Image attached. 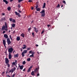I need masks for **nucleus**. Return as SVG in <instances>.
<instances>
[{"label":"nucleus","instance_id":"e433bc0d","mask_svg":"<svg viewBox=\"0 0 77 77\" xmlns=\"http://www.w3.org/2000/svg\"><path fill=\"white\" fill-rule=\"evenodd\" d=\"M9 20H10V21L11 22L12 21V18H10V19H9Z\"/></svg>","mask_w":77,"mask_h":77},{"label":"nucleus","instance_id":"423d86ee","mask_svg":"<svg viewBox=\"0 0 77 77\" xmlns=\"http://www.w3.org/2000/svg\"><path fill=\"white\" fill-rule=\"evenodd\" d=\"M14 13L16 15L18 16V17H21V16L20 15V14L19 13H18L16 11H15Z\"/></svg>","mask_w":77,"mask_h":77},{"label":"nucleus","instance_id":"4be33fe9","mask_svg":"<svg viewBox=\"0 0 77 77\" xmlns=\"http://www.w3.org/2000/svg\"><path fill=\"white\" fill-rule=\"evenodd\" d=\"M38 68H35V69L34 70V72H36L38 70Z\"/></svg>","mask_w":77,"mask_h":77},{"label":"nucleus","instance_id":"3c124183","mask_svg":"<svg viewBox=\"0 0 77 77\" xmlns=\"http://www.w3.org/2000/svg\"><path fill=\"white\" fill-rule=\"evenodd\" d=\"M18 7L19 8H20V5H18Z\"/></svg>","mask_w":77,"mask_h":77},{"label":"nucleus","instance_id":"0eeeda50","mask_svg":"<svg viewBox=\"0 0 77 77\" xmlns=\"http://www.w3.org/2000/svg\"><path fill=\"white\" fill-rule=\"evenodd\" d=\"M12 55L11 54V53H9V54H8V58L9 59H11L12 58Z\"/></svg>","mask_w":77,"mask_h":77},{"label":"nucleus","instance_id":"bb28decb","mask_svg":"<svg viewBox=\"0 0 77 77\" xmlns=\"http://www.w3.org/2000/svg\"><path fill=\"white\" fill-rule=\"evenodd\" d=\"M9 37H10V38L11 39V40H12V38L11 37V35H10L9 36Z\"/></svg>","mask_w":77,"mask_h":77},{"label":"nucleus","instance_id":"6ab92c4d","mask_svg":"<svg viewBox=\"0 0 77 77\" xmlns=\"http://www.w3.org/2000/svg\"><path fill=\"white\" fill-rule=\"evenodd\" d=\"M20 36H22L23 38H24V34L23 33H22V34H21Z\"/></svg>","mask_w":77,"mask_h":77},{"label":"nucleus","instance_id":"864d4df0","mask_svg":"<svg viewBox=\"0 0 77 77\" xmlns=\"http://www.w3.org/2000/svg\"><path fill=\"white\" fill-rule=\"evenodd\" d=\"M18 67H21V66H20V65L19 64H18Z\"/></svg>","mask_w":77,"mask_h":77},{"label":"nucleus","instance_id":"6e6552de","mask_svg":"<svg viewBox=\"0 0 77 77\" xmlns=\"http://www.w3.org/2000/svg\"><path fill=\"white\" fill-rule=\"evenodd\" d=\"M5 63H8L9 62V60L8 58H6L5 59Z\"/></svg>","mask_w":77,"mask_h":77},{"label":"nucleus","instance_id":"6e6d98bb","mask_svg":"<svg viewBox=\"0 0 77 77\" xmlns=\"http://www.w3.org/2000/svg\"><path fill=\"white\" fill-rule=\"evenodd\" d=\"M2 16H5V13H2Z\"/></svg>","mask_w":77,"mask_h":77},{"label":"nucleus","instance_id":"9d476101","mask_svg":"<svg viewBox=\"0 0 77 77\" xmlns=\"http://www.w3.org/2000/svg\"><path fill=\"white\" fill-rule=\"evenodd\" d=\"M6 28V27L5 26H3L2 28V30H5Z\"/></svg>","mask_w":77,"mask_h":77},{"label":"nucleus","instance_id":"39448f33","mask_svg":"<svg viewBox=\"0 0 77 77\" xmlns=\"http://www.w3.org/2000/svg\"><path fill=\"white\" fill-rule=\"evenodd\" d=\"M13 51V48H12L11 47L10 48H8V52H9V53H11Z\"/></svg>","mask_w":77,"mask_h":77},{"label":"nucleus","instance_id":"a19ab883","mask_svg":"<svg viewBox=\"0 0 77 77\" xmlns=\"http://www.w3.org/2000/svg\"><path fill=\"white\" fill-rule=\"evenodd\" d=\"M38 7V5H37L36 6H35V9L37 8Z\"/></svg>","mask_w":77,"mask_h":77},{"label":"nucleus","instance_id":"58836bf2","mask_svg":"<svg viewBox=\"0 0 77 77\" xmlns=\"http://www.w3.org/2000/svg\"><path fill=\"white\" fill-rule=\"evenodd\" d=\"M35 53L34 52H32L31 53L32 54L34 55V54H35Z\"/></svg>","mask_w":77,"mask_h":77},{"label":"nucleus","instance_id":"c756f323","mask_svg":"<svg viewBox=\"0 0 77 77\" xmlns=\"http://www.w3.org/2000/svg\"><path fill=\"white\" fill-rule=\"evenodd\" d=\"M30 60H31V59L30 58H28V59H27V61H30Z\"/></svg>","mask_w":77,"mask_h":77},{"label":"nucleus","instance_id":"473e14b6","mask_svg":"<svg viewBox=\"0 0 77 77\" xmlns=\"http://www.w3.org/2000/svg\"><path fill=\"white\" fill-rule=\"evenodd\" d=\"M45 32V29H43V30H42V32L41 34H42L43 33V32Z\"/></svg>","mask_w":77,"mask_h":77},{"label":"nucleus","instance_id":"c03bdc74","mask_svg":"<svg viewBox=\"0 0 77 77\" xmlns=\"http://www.w3.org/2000/svg\"><path fill=\"white\" fill-rule=\"evenodd\" d=\"M15 63L14 62L13 63H12V65H15Z\"/></svg>","mask_w":77,"mask_h":77},{"label":"nucleus","instance_id":"69168bd1","mask_svg":"<svg viewBox=\"0 0 77 77\" xmlns=\"http://www.w3.org/2000/svg\"><path fill=\"white\" fill-rule=\"evenodd\" d=\"M35 46H36V47H38V45L36 44V45H35Z\"/></svg>","mask_w":77,"mask_h":77},{"label":"nucleus","instance_id":"09e8293b","mask_svg":"<svg viewBox=\"0 0 77 77\" xmlns=\"http://www.w3.org/2000/svg\"><path fill=\"white\" fill-rule=\"evenodd\" d=\"M47 27H48L49 28L50 26V25H47Z\"/></svg>","mask_w":77,"mask_h":77},{"label":"nucleus","instance_id":"0e129e2a","mask_svg":"<svg viewBox=\"0 0 77 77\" xmlns=\"http://www.w3.org/2000/svg\"><path fill=\"white\" fill-rule=\"evenodd\" d=\"M14 0H10V2H12Z\"/></svg>","mask_w":77,"mask_h":77},{"label":"nucleus","instance_id":"37998d69","mask_svg":"<svg viewBox=\"0 0 77 77\" xmlns=\"http://www.w3.org/2000/svg\"><path fill=\"white\" fill-rule=\"evenodd\" d=\"M63 3H64L65 4H66V2H65V1L64 0H63Z\"/></svg>","mask_w":77,"mask_h":77},{"label":"nucleus","instance_id":"ea45409f","mask_svg":"<svg viewBox=\"0 0 77 77\" xmlns=\"http://www.w3.org/2000/svg\"><path fill=\"white\" fill-rule=\"evenodd\" d=\"M60 7V5L59 4H58L57 6V8H59Z\"/></svg>","mask_w":77,"mask_h":77},{"label":"nucleus","instance_id":"603ef678","mask_svg":"<svg viewBox=\"0 0 77 77\" xmlns=\"http://www.w3.org/2000/svg\"><path fill=\"white\" fill-rule=\"evenodd\" d=\"M32 35H33V36H34V32H32Z\"/></svg>","mask_w":77,"mask_h":77},{"label":"nucleus","instance_id":"4d7b16f0","mask_svg":"<svg viewBox=\"0 0 77 77\" xmlns=\"http://www.w3.org/2000/svg\"><path fill=\"white\" fill-rule=\"evenodd\" d=\"M5 31H4L3 32V34L5 33Z\"/></svg>","mask_w":77,"mask_h":77},{"label":"nucleus","instance_id":"aec40b11","mask_svg":"<svg viewBox=\"0 0 77 77\" xmlns=\"http://www.w3.org/2000/svg\"><path fill=\"white\" fill-rule=\"evenodd\" d=\"M3 44H6L5 40H3Z\"/></svg>","mask_w":77,"mask_h":77},{"label":"nucleus","instance_id":"052dcab7","mask_svg":"<svg viewBox=\"0 0 77 77\" xmlns=\"http://www.w3.org/2000/svg\"><path fill=\"white\" fill-rule=\"evenodd\" d=\"M4 30H6V31H8V29L6 28V29H5Z\"/></svg>","mask_w":77,"mask_h":77},{"label":"nucleus","instance_id":"5fc2aeb1","mask_svg":"<svg viewBox=\"0 0 77 77\" xmlns=\"http://www.w3.org/2000/svg\"><path fill=\"white\" fill-rule=\"evenodd\" d=\"M32 51H29V53H30V54H31V53H32Z\"/></svg>","mask_w":77,"mask_h":77},{"label":"nucleus","instance_id":"4468645a","mask_svg":"<svg viewBox=\"0 0 77 77\" xmlns=\"http://www.w3.org/2000/svg\"><path fill=\"white\" fill-rule=\"evenodd\" d=\"M23 46H24V47H22V48L23 49H24L26 48V45H23Z\"/></svg>","mask_w":77,"mask_h":77},{"label":"nucleus","instance_id":"de8ad7c7","mask_svg":"<svg viewBox=\"0 0 77 77\" xmlns=\"http://www.w3.org/2000/svg\"><path fill=\"white\" fill-rule=\"evenodd\" d=\"M15 74H13V75L11 77H14V76H15Z\"/></svg>","mask_w":77,"mask_h":77},{"label":"nucleus","instance_id":"412c9836","mask_svg":"<svg viewBox=\"0 0 77 77\" xmlns=\"http://www.w3.org/2000/svg\"><path fill=\"white\" fill-rule=\"evenodd\" d=\"M45 5H46V3L45 2L44 4H43V7H42V8H45Z\"/></svg>","mask_w":77,"mask_h":77},{"label":"nucleus","instance_id":"a18cd8bd","mask_svg":"<svg viewBox=\"0 0 77 77\" xmlns=\"http://www.w3.org/2000/svg\"><path fill=\"white\" fill-rule=\"evenodd\" d=\"M38 72V73H37V76H39V74Z\"/></svg>","mask_w":77,"mask_h":77},{"label":"nucleus","instance_id":"ddd939ff","mask_svg":"<svg viewBox=\"0 0 77 77\" xmlns=\"http://www.w3.org/2000/svg\"><path fill=\"white\" fill-rule=\"evenodd\" d=\"M5 18L4 17L3 18H2L0 20V21L1 22H2L3 20L5 21Z\"/></svg>","mask_w":77,"mask_h":77},{"label":"nucleus","instance_id":"a878e982","mask_svg":"<svg viewBox=\"0 0 77 77\" xmlns=\"http://www.w3.org/2000/svg\"><path fill=\"white\" fill-rule=\"evenodd\" d=\"M31 75H34V72L32 71L31 72Z\"/></svg>","mask_w":77,"mask_h":77},{"label":"nucleus","instance_id":"8fccbe9b","mask_svg":"<svg viewBox=\"0 0 77 77\" xmlns=\"http://www.w3.org/2000/svg\"><path fill=\"white\" fill-rule=\"evenodd\" d=\"M5 73V72H2V76H3V74H4V73Z\"/></svg>","mask_w":77,"mask_h":77},{"label":"nucleus","instance_id":"680f3d73","mask_svg":"<svg viewBox=\"0 0 77 77\" xmlns=\"http://www.w3.org/2000/svg\"><path fill=\"white\" fill-rule=\"evenodd\" d=\"M7 77H10V76L9 75H7Z\"/></svg>","mask_w":77,"mask_h":77},{"label":"nucleus","instance_id":"49530a36","mask_svg":"<svg viewBox=\"0 0 77 77\" xmlns=\"http://www.w3.org/2000/svg\"><path fill=\"white\" fill-rule=\"evenodd\" d=\"M32 2V1L31 0H28V2Z\"/></svg>","mask_w":77,"mask_h":77},{"label":"nucleus","instance_id":"20e7f679","mask_svg":"<svg viewBox=\"0 0 77 77\" xmlns=\"http://www.w3.org/2000/svg\"><path fill=\"white\" fill-rule=\"evenodd\" d=\"M15 67H14V68L11 69L10 71H9L8 72V73H9L10 72L13 73L14 72V71H15Z\"/></svg>","mask_w":77,"mask_h":77},{"label":"nucleus","instance_id":"7c9ffc66","mask_svg":"<svg viewBox=\"0 0 77 77\" xmlns=\"http://www.w3.org/2000/svg\"><path fill=\"white\" fill-rule=\"evenodd\" d=\"M31 27H30L29 28H28V31L29 32V31L31 30Z\"/></svg>","mask_w":77,"mask_h":77},{"label":"nucleus","instance_id":"2eb2a0df","mask_svg":"<svg viewBox=\"0 0 77 77\" xmlns=\"http://www.w3.org/2000/svg\"><path fill=\"white\" fill-rule=\"evenodd\" d=\"M16 40L17 41H19L20 40V38L19 36H18L16 38Z\"/></svg>","mask_w":77,"mask_h":77},{"label":"nucleus","instance_id":"338daca9","mask_svg":"<svg viewBox=\"0 0 77 77\" xmlns=\"http://www.w3.org/2000/svg\"><path fill=\"white\" fill-rule=\"evenodd\" d=\"M5 44H4V47H5V48H6Z\"/></svg>","mask_w":77,"mask_h":77},{"label":"nucleus","instance_id":"79ce46f5","mask_svg":"<svg viewBox=\"0 0 77 77\" xmlns=\"http://www.w3.org/2000/svg\"><path fill=\"white\" fill-rule=\"evenodd\" d=\"M14 63L15 64H17V60H15V62Z\"/></svg>","mask_w":77,"mask_h":77},{"label":"nucleus","instance_id":"f3484780","mask_svg":"<svg viewBox=\"0 0 77 77\" xmlns=\"http://www.w3.org/2000/svg\"><path fill=\"white\" fill-rule=\"evenodd\" d=\"M35 9H36V11H39L41 10V9L40 8H36Z\"/></svg>","mask_w":77,"mask_h":77},{"label":"nucleus","instance_id":"f03ea898","mask_svg":"<svg viewBox=\"0 0 77 77\" xmlns=\"http://www.w3.org/2000/svg\"><path fill=\"white\" fill-rule=\"evenodd\" d=\"M45 11L44 10L42 11L41 12H40V13L41 14L42 17H44L45 16Z\"/></svg>","mask_w":77,"mask_h":77},{"label":"nucleus","instance_id":"9b49d317","mask_svg":"<svg viewBox=\"0 0 77 77\" xmlns=\"http://www.w3.org/2000/svg\"><path fill=\"white\" fill-rule=\"evenodd\" d=\"M14 57H19V54H15L14 55Z\"/></svg>","mask_w":77,"mask_h":77},{"label":"nucleus","instance_id":"cd10ccee","mask_svg":"<svg viewBox=\"0 0 77 77\" xmlns=\"http://www.w3.org/2000/svg\"><path fill=\"white\" fill-rule=\"evenodd\" d=\"M34 56V55H33V54H32L31 55H30V56H29V57H33Z\"/></svg>","mask_w":77,"mask_h":77},{"label":"nucleus","instance_id":"b1692460","mask_svg":"<svg viewBox=\"0 0 77 77\" xmlns=\"http://www.w3.org/2000/svg\"><path fill=\"white\" fill-rule=\"evenodd\" d=\"M15 26V24L14 23H13L12 24V25H11V26H12L13 28Z\"/></svg>","mask_w":77,"mask_h":77},{"label":"nucleus","instance_id":"f8f14e48","mask_svg":"<svg viewBox=\"0 0 77 77\" xmlns=\"http://www.w3.org/2000/svg\"><path fill=\"white\" fill-rule=\"evenodd\" d=\"M32 67H33V66H32L29 67V68L28 69V70L27 71L28 72H29L30 71L31 69L32 68Z\"/></svg>","mask_w":77,"mask_h":77},{"label":"nucleus","instance_id":"bf43d9fd","mask_svg":"<svg viewBox=\"0 0 77 77\" xmlns=\"http://www.w3.org/2000/svg\"><path fill=\"white\" fill-rule=\"evenodd\" d=\"M8 73V70H6V74H7Z\"/></svg>","mask_w":77,"mask_h":77},{"label":"nucleus","instance_id":"2f4dec72","mask_svg":"<svg viewBox=\"0 0 77 77\" xmlns=\"http://www.w3.org/2000/svg\"><path fill=\"white\" fill-rule=\"evenodd\" d=\"M12 22L14 23H15V19H13L12 20Z\"/></svg>","mask_w":77,"mask_h":77},{"label":"nucleus","instance_id":"e2e57ef3","mask_svg":"<svg viewBox=\"0 0 77 77\" xmlns=\"http://www.w3.org/2000/svg\"><path fill=\"white\" fill-rule=\"evenodd\" d=\"M23 51V49H22V48H21V50H20V51Z\"/></svg>","mask_w":77,"mask_h":77},{"label":"nucleus","instance_id":"7ed1b4c3","mask_svg":"<svg viewBox=\"0 0 77 77\" xmlns=\"http://www.w3.org/2000/svg\"><path fill=\"white\" fill-rule=\"evenodd\" d=\"M27 50H24L23 51L22 53V57H24L25 56V54L27 53Z\"/></svg>","mask_w":77,"mask_h":77},{"label":"nucleus","instance_id":"c9c22d12","mask_svg":"<svg viewBox=\"0 0 77 77\" xmlns=\"http://www.w3.org/2000/svg\"><path fill=\"white\" fill-rule=\"evenodd\" d=\"M27 49L28 51L30 50H31V48H27Z\"/></svg>","mask_w":77,"mask_h":77},{"label":"nucleus","instance_id":"4c0bfd02","mask_svg":"<svg viewBox=\"0 0 77 77\" xmlns=\"http://www.w3.org/2000/svg\"><path fill=\"white\" fill-rule=\"evenodd\" d=\"M18 11L20 13H22V11H21L20 10H18Z\"/></svg>","mask_w":77,"mask_h":77},{"label":"nucleus","instance_id":"393cba45","mask_svg":"<svg viewBox=\"0 0 77 77\" xmlns=\"http://www.w3.org/2000/svg\"><path fill=\"white\" fill-rule=\"evenodd\" d=\"M5 27H6V28H8L7 24V23L6 22H5Z\"/></svg>","mask_w":77,"mask_h":77},{"label":"nucleus","instance_id":"f257e3e1","mask_svg":"<svg viewBox=\"0 0 77 77\" xmlns=\"http://www.w3.org/2000/svg\"><path fill=\"white\" fill-rule=\"evenodd\" d=\"M4 38H7V42L8 45H10L11 43V42L10 40V39L9 38H8V35L7 34H4Z\"/></svg>","mask_w":77,"mask_h":77},{"label":"nucleus","instance_id":"dca6fc26","mask_svg":"<svg viewBox=\"0 0 77 77\" xmlns=\"http://www.w3.org/2000/svg\"><path fill=\"white\" fill-rule=\"evenodd\" d=\"M23 65L21 66L20 67H19L20 69L22 70L23 69Z\"/></svg>","mask_w":77,"mask_h":77},{"label":"nucleus","instance_id":"5701e85b","mask_svg":"<svg viewBox=\"0 0 77 77\" xmlns=\"http://www.w3.org/2000/svg\"><path fill=\"white\" fill-rule=\"evenodd\" d=\"M7 9L8 11H10V10L11 9V8L10 7H8Z\"/></svg>","mask_w":77,"mask_h":77},{"label":"nucleus","instance_id":"f704fd0d","mask_svg":"<svg viewBox=\"0 0 77 77\" xmlns=\"http://www.w3.org/2000/svg\"><path fill=\"white\" fill-rule=\"evenodd\" d=\"M26 63V62L25 61H23L22 63L23 64V65L25 64Z\"/></svg>","mask_w":77,"mask_h":77},{"label":"nucleus","instance_id":"13d9d810","mask_svg":"<svg viewBox=\"0 0 77 77\" xmlns=\"http://www.w3.org/2000/svg\"><path fill=\"white\" fill-rule=\"evenodd\" d=\"M33 9H34V8H33V7H31V10H33Z\"/></svg>","mask_w":77,"mask_h":77},{"label":"nucleus","instance_id":"1a4fd4ad","mask_svg":"<svg viewBox=\"0 0 77 77\" xmlns=\"http://www.w3.org/2000/svg\"><path fill=\"white\" fill-rule=\"evenodd\" d=\"M34 29L35 32H36L37 33H38L37 32H38V29H36V27H34Z\"/></svg>","mask_w":77,"mask_h":77},{"label":"nucleus","instance_id":"c85d7f7f","mask_svg":"<svg viewBox=\"0 0 77 77\" xmlns=\"http://www.w3.org/2000/svg\"><path fill=\"white\" fill-rule=\"evenodd\" d=\"M23 1V0H18V2L20 3L21 2Z\"/></svg>","mask_w":77,"mask_h":77},{"label":"nucleus","instance_id":"72a5a7b5","mask_svg":"<svg viewBox=\"0 0 77 77\" xmlns=\"http://www.w3.org/2000/svg\"><path fill=\"white\" fill-rule=\"evenodd\" d=\"M6 64H7V66H8V67H10V65L9 64V63H6Z\"/></svg>","mask_w":77,"mask_h":77},{"label":"nucleus","instance_id":"774afa93","mask_svg":"<svg viewBox=\"0 0 77 77\" xmlns=\"http://www.w3.org/2000/svg\"><path fill=\"white\" fill-rule=\"evenodd\" d=\"M25 69H23V71H25Z\"/></svg>","mask_w":77,"mask_h":77},{"label":"nucleus","instance_id":"a211bd4d","mask_svg":"<svg viewBox=\"0 0 77 77\" xmlns=\"http://www.w3.org/2000/svg\"><path fill=\"white\" fill-rule=\"evenodd\" d=\"M3 1L6 3V4H7L8 3V2L6 0H3Z\"/></svg>","mask_w":77,"mask_h":77}]
</instances>
